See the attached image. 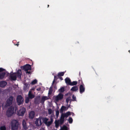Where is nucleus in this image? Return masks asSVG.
Masks as SVG:
<instances>
[{
	"mask_svg": "<svg viewBox=\"0 0 130 130\" xmlns=\"http://www.w3.org/2000/svg\"><path fill=\"white\" fill-rule=\"evenodd\" d=\"M29 101V99L28 98H26L25 100V102L26 103H28Z\"/></svg>",
	"mask_w": 130,
	"mask_h": 130,
	"instance_id": "32",
	"label": "nucleus"
},
{
	"mask_svg": "<svg viewBox=\"0 0 130 130\" xmlns=\"http://www.w3.org/2000/svg\"><path fill=\"white\" fill-rule=\"evenodd\" d=\"M22 124L24 129L25 130H27V129L28 128V126L26 125V122L24 120L23 121Z\"/></svg>",
	"mask_w": 130,
	"mask_h": 130,
	"instance_id": "12",
	"label": "nucleus"
},
{
	"mask_svg": "<svg viewBox=\"0 0 130 130\" xmlns=\"http://www.w3.org/2000/svg\"><path fill=\"white\" fill-rule=\"evenodd\" d=\"M37 90L38 91H39L40 90V88H38V89H37Z\"/></svg>",
	"mask_w": 130,
	"mask_h": 130,
	"instance_id": "37",
	"label": "nucleus"
},
{
	"mask_svg": "<svg viewBox=\"0 0 130 130\" xmlns=\"http://www.w3.org/2000/svg\"><path fill=\"white\" fill-rule=\"evenodd\" d=\"M16 45H17L18 46V45H19V44L18 43L17 44H16Z\"/></svg>",
	"mask_w": 130,
	"mask_h": 130,
	"instance_id": "39",
	"label": "nucleus"
},
{
	"mask_svg": "<svg viewBox=\"0 0 130 130\" xmlns=\"http://www.w3.org/2000/svg\"><path fill=\"white\" fill-rule=\"evenodd\" d=\"M64 74V72H61L60 73H59L58 74V76H62Z\"/></svg>",
	"mask_w": 130,
	"mask_h": 130,
	"instance_id": "25",
	"label": "nucleus"
},
{
	"mask_svg": "<svg viewBox=\"0 0 130 130\" xmlns=\"http://www.w3.org/2000/svg\"><path fill=\"white\" fill-rule=\"evenodd\" d=\"M4 70V69L2 68H0V72H2V71H3Z\"/></svg>",
	"mask_w": 130,
	"mask_h": 130,
	"instance_id": "36",
	"label": "nucleus"
},
{
	"mask_svg": "<svg viewBox=\"0 0 130 130\" xmlns=\"http://www.w3.org/2000/svg\"><path fill=\"white\" fill-rule=\"evenodd\" d=\"M18 123L15 120L12 121L11 124V130H17L18 128Z\"/></svg>",
	"mask_w": 130,
	"mask_h": 130,
	"instance_id": "4",
	"label": "nucleus"
},
{
	"mask_svg": "<svg viewBox=\"0 0 130 130\" xmlns=\"http://www.w3.org/2000/svg\"><path fill=\"white\" fill-rule=\"evenodd\" d=\"M70 100V98H68L66 99V102L67 103L68 102H69V101Z\"/></svg>",
	"mask_w": 130,
	"mask_h": 130,
	"instance_id": "35",
	"label": "nucleus"
},
{
	"mask_svg": "<svg viewBox=\"0 0 130 130\" xmlns=\"http://www.w3.org/2000/svg\"><path fill=\"white\" fill-rule=\"evenodd\" d=\"M78 90V87L76 86H75L72 87L71 89V90L74 91H76Z\"/></svg>",
	"mask_w": 130,
	"mask_h": 130,
	"instance_id": "17",
	"label": "nucleus"
},
{
	"mask_svg": "<svg viewBox=\"0 0 130 130\" xmlns=\"http://www.w3.org/2000/svg\"><path fill=\"white\" fill-rule=\"evenodd\" d=\"M35 116V112L33 111H31L29 113V117L31 119L33 118Z\"/></svg>",
	"mask_w": 130,
	"mask_h": 130,
	"instance_id": "13",
	"label": "nucleus"
},
{
	"mask_svg": "<svg viewBox=\"0 0 130 130\" xmlns=\"http://www.w3.org/2000/svg\"><path fill=\"white\" fill-rule=\"evenodd\" d=\"M55 126L56 128H57L59 126V123L57 121L55 122Z\"/></svg>",
	"mask_w": 130,
	"mask_h": 130,
	"instance_id": "24",
	"label": "nucleus"
},
{
	"mask_svg": "<svg viewBox=\"0 0 130 130\" xmlns=\"http://www.w3.org/2000/svg\"><path fill=\"white\" fill-rule=\"evenodd\" d=\"M68 121L70 123H71L72 122L73 120L71 118H70L68 120Z\"/></svg>",
	"mask_w": 130,
	"mask_h": 130,
	"instance_id": "30",
	"label": "nucleus"
},
{
	"mask_svg": "<svg viewBox=\"0 0 130 130\" xmlns=\"http://www.w3.org/2000/svg\"><path fill=\"white\" fill-rule=\"evenodd\" d=\"M43 121L45 124L48 126H50L52 123L53 121L52 119L50 121H48V119L46 118H44L43 119Z\"/></svg>",
	"mask_w": 130,
	"mask_h": 130,
	"instance_id": "8",
	"label": "nucleus"
},
{
	"mask_svg": "<svg viewBox=\"0 0 130 130\" xmlns=\"http://www.w3.org/2000/svg\"><path fill=\"white\" fill-rule=\"evenodd\" d=\"M0 130H6V127L5 126H2L0 127Z\"/></svg>",
	"mask_w": 130,
	"mask_h": 130,
	"instance_id": "26",
	"label": "nucleus"
},
{
	"mask_svg": "<svg viewBox=\"0 0 130 130\" xmlns=\"http://www.w3.org/2000/svg\"><path fill=\"white\" fill-rule=\"evenodd\" d=\"M26 111L25 109L24 108H22L18 111V114L19 116H23Z\"/></svg>",
	"mask_w": 130,
	"mask_h": 130,
	"instance_id": "9",
	"label": "nucleus"
},
{
	"mask_svg": "<svg viewBox=\"0 0 130 130\" xmlns=\"http://www.w3.org/2000/svg\"><path fill=\"white\" fill-rule=\"evenodd\" d=\"M59 112L57 110L56 111V115L57 117L59 114Z\"/></svg>",
	"mask_w": 130,
	"mask_h": 130,
	"instance_id": "33",
	"label": "nucleus"
},
{
	"mask_svg": "<svg viewBox=\"0 0 130 130\" xmlns=\"http://www.w3.org/2000/svg\"><path fill=\"white\" fill-rule=\"evenodd\" d=\"M72 98L74 101H75L76 100V98L74 95L72 96Z\"/></svg>",
	"mask_w": 130,
	"mask_h": 130,
	"instance_id": "34",
	"label": "nucleus"
},
{
	"mask_svg": "<svg viewBox=\"0 0 130 130\" xmlns=\"http://www.w3.org/2000/svg\"><path fill=\"white\" fill-rule=\"evenodd\" d=\"M5 74V73H0V79H2L4 77Z\"/></svg>",
	"mask_w": 130,
	"mask_h": 130,
	"instance_id": "20",
	"label": "nucleus"
},
{
	"mask_svg": "<svg viewBox=\"0 0 130 130\" xmlns=\"http://www.w3.org/2000/svg\"><path fill=\"white\" fill-rule=\"evenodd\" d=\"M6 84V83L4 81H2L0 82V86L2 87H4Z\"/></svg>",
	"mask_w": 130,
	"mask_h": 130,
	"instance_id": "15",
	"label": "nucleus"
},
{
	"mask_svg": "<svg viewBox=\"0 0 130 130\" xmlns=\"http://www.w3.org/2000/svg\"><path fill=\"white\" fill-rule=\"evenodd\" d=\"M63 95L62 93H60L57 95L54 96L53 99L55 102H58L63 99Z\"/></svg>",
	"mask_w": 130,
	"mask_h": 130,
	"instance_id": "3",
	"label": "nucleus"
},
{
	"mask_svg": "<svg viewBox=\"0 0 130 130\" xmlns=\"http://www.w3.org/2000/svg\"><path fill=\"white\" fill-rule=\"evenodd\" d=\"M77 84V81H73L72 83H71L70 85L73 86Z\"/></svg>",
	"mask_w": 130,
	"mask_h": 130,
	"instance_id": "21",
	"label": "nucleus"
},
{
	"mask_svg": "<svg viewBox=\"0 0 130 130\" xmlns=\"http://www.w3.org/2000/svg\"><path fill=\"white\" fill-rule=\"evenodd\" d=\"M48 113L49 114H51L52 113V111L51 109H48Z\"/></svg>",
	"mask_w": 130,
	"mask_h": 130,
	"instance_id": "31",
	"label": "nucleus"
},
{
	"mask_svg": "<svg viewBox=\"0 0 130 130\" xmlns=\"http://www.w3.org/2000/svg\"><path fill=\"white\" fill-rule=\"evenodd\" d=\"M17 109V107L11 106L8 110L7 112V115L8 116H10L13 113L16 112Z\"/></svg>",
	"mask_w": 130,
	"mask_h": 130,
	"instance_id": "1",
	"label": "nucleus"
},
{
	"mask_svg": "<svg viewBox=\"0 0 130 130\" xmlns=\"http://www.w3.org/2000/svg\"><path fill=\"white\" fill-rule=\"evenodd\" d=\"M52 92V88L51 87L49 89V91L48 92V94H51Z\"/></svg>",
	"mask_w": 130,
	"mask_h": 130,
	"instance_id": "29",
	"label": "nucleus"
},
{
	"mask_svg": "<svg viewBox=\"0 0 130 130\" xmlns=\"http://www.w3.org/2000/svg\"><path fill=\"white\" fill-rule=\"evenodd\" d=\"M60 79H61V80H62V78L61 77H60Z\"/></svg>",
	"mask_w": 130,
	"mask_h": 130,
	"instance_id": "40",
	"label": "nucleus"
},
{
	"mask_svg": "<svg viewBox=\"0 0 130 130\" xmlns=\"http://www.w3.org/2000/svg\"><path fill=\"white\" fill-rule=\"evenodd\" d=\"M37 82V80L36 79H35L32 82L31 84H32L34 85Z\"/></svg>",
	"mask_w": 130,
	"mask_h": 130,
	"instance_id": "28",
	"label": "nucleus"
},
{
	"mask_svg": "<svg viewBox=\"0 0 130 130\" xmlns=\"http://www.w3.org/2000/svg\"><path fill=\"white\" fill-rule=\"evenodd\" d=\"M85 90V88H84V86L81 85H80V91L81 93H82L84 92Z\"/></svg>",
	"mask_w": 130,
	"mask_h": 130,
	"instance_id": "14",
	"label": "nucleus"
},
{
	"mask_svg": "<svg viewBox=\"0 0 130 130\" xmlns=\"http://www.w3.org/2000/svg\"><path fill=\"white\" fill-rule=\"evenodd\" d=\"M60 130H67V127L66 126H63L61 128Z\"/></svg>",
	"mask_w": 130,
	"mask_h": 130,
	"instance_id": "22",
	"label": "nucleus"
},
{
	"mask_svg": "<svg viewBox=\"0 0 130 130\" xmlns=\"http://www.w3.org/2000/svg\"><path fill=\"white\" fill-rule=\"evenodd\" d=\"M43 120V119L40 117L38 119H36L35 122V124L37 126L41 125L42 124V121Z\"/></svg>",
	"mask_w": 130,
	"mask_h": 130,
	"instance_id": "6",
	"label": "nucleus"
},
{
	"mask_svg": "<svg viewBox=\"0 0 130 130\" xmlns=\"http://www.w3.org/2000/svg\"><path fill=\"white\" fill-rule=\"evenodd\" d=\"M26 73H28L29 74L30 73V72L27 71L26 72Z\"/></svg>",
	"mask_w": 130,
	"mask_h": 130,
	"instance_id": "38",
	"label": "nucleus"
},
{
	"mask_svg": "<svg viewBox=\"0 0 130 130\" xmlns=\"http://www.w3.org/2000/svg\"><path fill=\"white\" fill-rule=\"evenodd\" d=\"M71 115V112H68L65 114H62L61 116L60 120V121L61 123H62L64 120V117L67 118L69 116Z\"/></svg>",
	"mask_w": 130,
	"mask_h": 130,
	"instance_id": "5",
	"label": "nucleus"
},
{
	"mask_svg": "<svg viewBox=\"0 0 130 130\" xmlns=\"http://www.w3.org/2000/svg\"><path fill=\"white\" fill-rule=\"evenodd\" d=\"M13 97L10 96L8 98L7 100L6 106H10L12 103Z\"/></svg>",
	"mask_w": 130,
	"mask_h": 130,
	"instance_id": "7",
	"label": "nucleus"
},
{
	"mask_svg": "<svg viewBox=\"0 0 130 130\" xmlns=\"http://www.w3.org/2000/svg\"><path fill=\"white\" fill-rule=\"evenodd\" d=\"M48 98L46 96H43L42 97V101H44L48 99Z\"/></svg>",
	"mask_w": 130,
	"mask_h": 130,
	"instance_id": "23",
	"label": "nucleus"
},
{
	"mask_svg": "<svg viewBox=\"0 0 130 130\" xmlns=\"http://www.w3.org/2000/svg\"><path fill=\"white\" fill-rule=\"evenodd\" d=\"M68 109V108H67L64 106H62L61 107L60 109V111L61 112H62Z\"/></svg>",
	"mask_w": 130,
	"mask_h": 130,
	"instance_id": "18",
	"label": "nucleus"
},
{
	"mask_svg": "<svg viewBox=\"0 0 130 130\" xmlns=\"http://www.w3.org/2000/svg\"><path fill=\"white\" fill-rule=\"evenodd\" d=\"M65 82L66 84H67L70 85L71 82L69 78L67 77L65 79Z\"/></svg>",
	"mask_w": 130,
	"mask_h": 130,
	"instance_id": "16",
	"label": "nucleus"
},
{
	"mask_svg": "<svg viewBox=\"0 0 130 130\" xmlns=\"http://www.w3.org/2000/svg\"><path fill=\"white\" fill-rule=\"evenodd\" d=\"M24 69L25 70L27 71L28 70H31V67L30 66L29 64H26L23 67Z\"/></svg>",
	"mask_w": 130,
	"mask_h": 130,
	"instance_id": "11",
	"label": "nucleus"
},
{
	"mask_svg": "<svg viewBox=\"0 0 130 130\" xmlns=\"http://www.w3.org/2000/svg\"><path fill=\"white\" fill-rule=\"evenodd\" d=\"M48 6H49V5H48Z\"/></svg>",
	"mask_w": 130,
	"mask_h": 130,
	"instance_id": "41",
	"label": "nucleus"
},
{
	"mask_svg": "<svg viewBox=\"0 0 130 130\" xmlns=\"http://www.w3.org/2000/svg\"><path fill=\"white\" fill-rule=\"evenodd\" d=\"M21 72L20 70H18L17 73H15L13 74L11 76V79L13 80L16 79L17 77L20 78L21 77Z\"/></svg>",
	"mask_w": 130,
	"mask_h": 130,
	"instance_id": "2",
	"label": "nucleus"
},
{
	"mask_svg": "<svg viewBox=\"0 0 130 130\" xmlns=\"http://www.w3.org/2000/svg\"><path fill=\"white\" fill-rule=\"evenodd\" d=\"M17 101L18 105L21 104L23 101V99L21 96H19L17 97Z\"/></svg>",
	"mask_w": 130,
	"mask_h": 130,
	"instance_id": "10",
	"label": "nucleus"
},
{
	"mask_svg": "<svg viewBox=\"0 0 130 130\" xmlns=\"http://www.w3.org/2000/svg\"><path fill=\"white\" fill-rule=\"evenodd\" d=\"M59 91L60 92H63L64 91V87H62L59 90Z\"/></svg>",
	"mask_w": 130,
	"mask_h": 130,
	"instance_id": "27",
	"label": "nucleus"
},
{
	"mask_svg": "<svg viewBox=\"0 0 130 130\" xmlns=\"http://www.w3.org/2000/svg\"><path fill=\"white\" fill-rule=\"evenodd\" d=\"M28 96L29 97L30 99H32L34 97V95L31 94V92L30 91L29 92Z\"/></svg>",
	"mask_w": 130,
	"mask_h": 130,
	"instance_id": "19",
	"label": "nucleus"
}]
</instances>
